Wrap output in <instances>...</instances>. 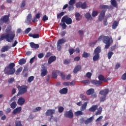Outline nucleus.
Wrapping results in <instances>:
<instances>
[{
	"label": "nucleus",
	"mask_w": 126,
	"mask_h": 126,
	"mask_svg": "<svg viewBox=\"0 0 126 126\" xmlns=\"http://www.w3.org/2000/svg\"><path fill=\"white\" fill-rule=\"evenodd\" d=\"M15 37V32H12L10 33L7 34H2L0 37V42L3 41L4 39H6L7 42L10 43L14 40V37Z\"/></svg>",
	"instance_id": "f257e3e1"
},
{
	"label": "nucleus",
	"mask_w": 126,
	"mask_h": 126,
	"mask_svg": "<svg viewBox=\"0 0 126 126\" xmlns=\"http://www.w3.org/2000/svg\"><path fill=\"white\" fill-rule=\"evenodd\" d=\"M15 64L13 63H10L9 65L5 67L4 70V72L6 75H12L15 73Z\"/></svg>",
	"instance_id": "f03ea898"
},
{
	"label": "nucleus",
	"mask_w": 126,
	"mask_h": 126,
	"mask_svg": "<svg viewBox=\"0 0 126 126\" xmlns=\"http://www.w3.org/2000/svg\"><path fill=\"white\" fill-rule=\"evenodd\" d=\"M102 51V49H101V47L97 46L94 51V57L93 58V60L94 62H96L99 60V58H100L99 53H101Z\"/></svg>",
	"instance_id": "7ed1b4c3"
},
{
	"label": "nucleus",
	"mask_w": 126,
	"mask_h": 126,
	"mask_svg": "<svg viewBox=\"0 0 126 126\" xmlns=\"http://www.w3.org/2000/svg\"><path fill=\"white\" fill-rule=\"evenodd\" d=\"M103 43L106 44L105 48L109 49V47H110L111 44L113 43V38L112 37H109L107 36H103Z\"/></svg>",
	"instance_id": "20e7f679"
},
{
	"label": "nucleus",
	"mask_w": 126,
	"mask_h": 126,
	"mask_svg": "<svg viewBox=\"0 0 126 126\" xmlns=\"http://www.w3.org/2000/svg\"><path fill=\"white\" fill-rule=\"evenodd\" d=\"M61 22L63 23L65 22L67 25H70L72 23V20L70 17H68V16L65 15L62 18Z\"/></svg>",
	"instance_id": "39448f33"
},
{
	"label": "nucleus",
	"mask_w": 126,
	"mask_h": 126,
	"mask_svg": "<svg viewBox=\"0 0 126 126\" xmlns=\"http://www.w3.org/2000/svg\"><path fill=\"white\" fill-rule=\"evenodd\" d=\"M19 92L17 94V96H19L20 95H22L24 93L27 92V86H22L18 87Z\"/></svg>",
	"instance_id": "423d86ee"
},
{
	"label": "nucleus",
	"mask_w": 126,
	"mask_h": 126,
	"mask_svg": "<svg viewBox=\"0 0 126 126\" xmlns=\"http://www.w3.org/2000/svg\"><path fill=\"white\" fill-rule=\"evenodd\" d=\"M66 42L65 38H62L59 39L57 43V48L58 51H61L62 50V44H63Z\"/></svg>",
	"instance_id": "0eeeda50"
},
{
	"label": "nucleus",
	"mask_w": 126,
	"mask_h": 126,
	"mask_svg": "<svg viewBox=\"0 0 126 126\" xmlns=\"http://www.w3.org/2000/svg\"><path fill=\"white\" fill-rule=\"evenodd\" d=\"M64 117H65V118H68V119H73L74 115L72 110L70 109L68 111H65L64 113Z\"/></svg>",
	"instance_id": "6e6552de"
},
{
	"label": "nucleus",
	"mask_w": 126,
	"mask_h": 126,
	"mask_svg": "<svg viewBox=\"0 0 126 126\" xmlns=\"http://www.w3.org/2000/svg\"><path fill=\"white\" fill-rule=\"evenodd\" d=\"M86 94L88 95H92L93 98H96L97 97V94L95 93V90L93 88L90 89L87 91Z\"/></svg>",
	"instance_id": "1a4fd4ad"
},
{
	"label": "nucleus",
	"mask_w": 126,
	"mask_h": 126,
	"mask_svg": "<svg viewBox=\"0 0 126 126\" xmlns=\"http://www.w3.org/2000/svg\"><path fill=\"white\" fill-rule=\"evenodd\" d=\"M9 17H10V14L8 15H4L0 19V23H7L9 21Z\"/></svg>",
	"instance_id": "9d476101"
},
{
	"label": "nucleus",
	"mask_w": 126,
	"mask_h": 126,
	"mask_svg": "<svg viewBox=\"0 0 126 126\" xmlns=\"http://www.w3.org/2000/svg\"><path fill=\"white\" fill-rule=\"evenodd\" d=\"M76 7L77 8H82V9H85L86 8V2L82 3L81 2H78L76 3Z\"/></svg>",
	"instance_id": "9b49d317"
},
{
	"label": "nucleus",
	"mask_w": 126,
	"mask_h": 126,
	"mask_svg": "<svg viewBox=\"0 0 126 126\" xmlns=\"http://www.w3.org/2000/svg\"><path fill=\"white\" fill-rule=\"evenodd\" d=\"M41 76L42 77H44V76H46L47 74L48 73V70H47V67H45L44 65L42 66V68L41 69Z\"/></svg>",
	"instance_id": "f8f14e48"
},
{
	"label": "nucleus",
	"mask_w": 126,
	"mask_h": 126,
	"mask_svg": "<svg viewBox=\"0 0 126 126\" xmlns=\"http://www.w3.org/2000/svg\"><path fill=\"white\" fill-rule=\"evenodd\" d=\"M56 113V110L55 109H48L45 112V115L47 117H50L52 115H54Z\"/></svg>",
	"instance_id": "ddd939ff"
},
{
	"label": "nucleus",
	"mask_w": 126,
	"mask_h": 126,
	"mask_svg": "<svg viewBox=\"0 0 126 126\" xmlns=\"http://www.w3.org/2000/svg\"><path fill=\"white\" fill-rule=\"evenodd\" d=\"M105 14H106V10H102L100 12V14H99V16L98 17V20L99 21H102V20L104 19V17H105Z\"/></svg>",
	"instance_id": "4468645a"
},
{
	"label": "nucleus",
	"mask_w": 126,
	"mask_h": 126,
	"mask_svg": "<svg viewBox=\"0 0 126 126\" xmlns=\"http://www.w3.org/2000/svg\"><path fill=\"white\" fill-rule=\"evenodd\" d=\"M32 21V15L31 14H29L27 16V19L25 22L28 24V25H30L31 21Z\"/></svg>",
	"instance_id": "2eb2a0df"
},
{
	"label": "nucleus",
	"mask_w": 126,
	"mask_h": 126,
	"mask_svg": "<svg viewBox=\"0 0 126 126\" xmlns=\"http://www.w3.org/2000/svg\"><path fill=\"white\" fill-rule=\"evenodd\" d=\"M99 81H103L104 82H107L108 80H110V79L105 78L103 75H99L98 77Z\"/></svg>",
	"instance_id": "dca6fc26"
},
{
	"label": "nucleus",
	"mask_w": 126,
	"mask_h": 126,
	"mask_svg": "<svg viewBox=\"0 0 126 126\" xmlns=\"http://www.w3.org/2000/svg\"><path fill=\"white\" fill-rule=\"evenodd\" d=\"M91 82L92 84H93L94 85H96V86H100L102 83L101 81L95 80H92Z\"/></svg>",
	"instance_id": "f3484780"
},
{
	"label": "nucleus",
	"mask_w": 126,
	"mask_h": 126,
	"mask_svg": "<svg viewBox=\"0 0 126 126\" xmlns=\"http://www.w3.org/2000/svg\"><path fill=\"white\" fill-rule=\"evenodd\" d=\"M56 60H57V57L56 56H51L50 57L48 61V64H51L52 63H54V62H56Z\"/></svg>",
	"instance_id": "a211bd4d"
},
{
	"label": "nucleus",
	"mask_w": 126,
	"mask_h": 126,
	"mask_svg": "<svg viewBox=\"0 0 126 126\" xmlns=\"http://www.w3.org/2000/svg\"><path fill=\"white\" fill-rule=\"evenodd\" d=\"M60 72H61V71H60V70H55V71H53L52 72V77L53 78H55V79L58 78V75L57 74H60Z\"/></svg>",
	"instance_id": "6ab92c4d"
},
{
	"label": "nucleus",
	"mask_w": 126,
	"mask_h": 126,
	"mask_svg": "<svg viewBox=\"0 0 126 126\" xmlns=\"http://www.w3.org/2000/svg\"><path fill=\"white\" fill-rule=\"evenodd\" d=\"M25 103V99L23 97H20L18 100V105H20V106H22Z\"/></svg>",
	"instance_id": "aec40b11"
},
{
	"label": "nucleus",
	"mask_w": 126,
	"mask_h": 126,
	"mask_svg": "<svg viewBox=\"0 0 126 126\" xmlns=\"http://www.w3.org/2000/svg\"><path fill=\"white\" fill-rule=\"evenodd\" d=\"M94 119V117L93 116L90 117V118H88L86 121H84V124L85 125H88L89 124L92 123Z\"/></svg>",
	"instance_id": "412c9836"
},
{
	"label": "nucleus",
	"mask_w": 126,
	"mask_h": 126,
	"mask_svg": "<svg viewBox=\"0 0 126 126\" xmlns=\"http://www.w3.org/2000/svg\"><path fill=\"white\" fill-rule=\"evenodd\" d=\"M108 93H109L108 89H105L99 92V94H100V95H103V96H107L106 95H107Z\"/></svg>",
	"instance_id": "4be33fe9"
},
{
	"label": "nucleus",
	"mask_w": 126,
	"mask_h": 126,
	"mask_svg": "<svg viewBox=\"0 0 126 126\" xmlns=\"http://www.w3.org/2000/svg\"><path fill=\"white\" fill-rule=\"evenodd\" d=\"M98 108V105H93L91 108L89 109V112H93L94 113L97 110Z\"/></svg>",
	"instance_id": "5701e85b"
},
{
	"label": "nucleus",
	"mask_w": 126,
	"mask_h": 126,
	"mask_svg": "<svg viewBox=\"0 0 126 126\" xmlns=\"http://www.w3.org/2000/svg\"><path fill=\"white\" fill-rule=\"evenodd\" d=\"M22 108L21 107H19L15 109L13 112V115H16V114L19 113L21 112Z\"/></svg>",
	"instance_id": "b1692460"
},
{
	"label": "nucleus",
	"mask_w": 126,
	"mask_h": 126,
	"mask_svg": "<svg viewBox=\"0 0 126 126\" xmlns=\"http://www.w3.org/2000/svg\"><path fill=\"white\" fill-rule=\"evenodd\" d=\"M30 46L32 49H38L39 48V44H35L34 42H31L30 43Z\"/></svg>",
	"instance_id": "393cba45"
},
{
	"label": "nucleus",
	"mask_w": 126,
	"mask_h": 126,
	"mask_svg": "<svg viewBox=\"0 0 126 126\" xmlns=\"http://www.w3.org/2000/svg\"><path fill=\"white\" fill-rule=\"evenodd\" d=\"M67 91H68V89H67V88H64L60 90L59 93L61 94H66V93H67Z\"/></svg>",
	"instance_id": "a878e982"
},
{
	"label": "nucleus",
	"mask_w": 126,
	"mask_h": 126,
	"mask_svg": "<svg viewBox=\"0 0 126 126\" xmlns=\"http://www.w3.org/2000/svg\"><path fill=\"white\" fill-rule=\"evenodd\" d=\"M81 69V66L78 65L75 67L74 70H73V73H77Z\"/></svg>",
	"instance_id": "bb28decb"
},
{
	"label": "nucleus",
	"mask_w": 126,
	"mask_h": 126,
	"mask_svg": "<svg viewBox=\"0 0 126 126\" xmlns=\"http://www.w3.org/2000/svg\"><path fill=\"white\" fill-rule=\"evenodd\" d=\"M9 49H10V47H9V46H3L0 49V51L1 52V53H4V52L7 51V50H9Z\"/></svg>",
	"instance_id": "cd10ccee"
},
{
	"label": "nucleus",
	"mask_w": 126,
	"mask_h": 126,
	"mask_svg": "<svg viewBox=\"0 0 126 126\" xmlns=\"http://www.w3.org/2000/svg\"><path fill=\"white\" fill-rule=\"evenodd\" d=\"M110 2L112 6H114V7H116V8H118V3L116 0H111Z\"/></svg>",
	"instance_id": "c85d7f7f"
},
{
	"label": "nucleus",
	"mask_w": 126,
	"mask_h": 126,
	"mask_svg": "<svg viewBox=\"0 0 126 126\" xmlns=\"http://www.w3.org/2000/svg\"><path fill=\"white\" fill-rule=\"evenodd\" d=\"M102 107H99L97 109V111L95 112V116H99V115H101L102 114Z\"/></svg>",
	"instance_id": "c756f323"
},
{
	"label": "nucleus",
	"mask_w": 126,
	"mask_h": 126,
	"mask_svg": "<svg viewBox=\"0 0 126 126\" xmlns=\"http://www.w3.org/2000/svg\"><path fill=\"white\" fill-rule=\"evenodd\" d=\"M99 8L101 9H110V6L107 5H99Z\"/></svg>",
	"instance_id": "7c9ffc66"
},
{
	"label": "nucleus",
	"mask_w": 126,
	"mask_h": 126,
	"mask_svg": "<svg viewBox=\"0 0 126 126\" xmlns=\"http://www.w3.org/2000/svg\"><path fill=\"white\" fill-rule=\"evenodd\" d=\"M19 64H20V65H22L23 64H25V63H26V60L25 59H20L19 61Z\"/></svg>",
	"instance_id": "2f4dec72"
},
{
	"label": "nucleus",
	"mask_w": 126,
	"mask_h": 126,
	"mask_svg": "<svg viewBox=\"0 0 126 126\" xmlns=\"http://www.w3.org/2000/svg\"><path fill=\"white\" fill-rule=\"evenodd\" d=\"M118 25H119V23H118V22H117L116 21H115L112 25L113 29H116Z\"/></svg>",
	"instance_id": "473e14b6"
},
{
	"label": "nucleus",
	"mask_w": 126,
	"mask_h": 126,
	"mask_svg": "<svg viewBox=\"0 0 126 126\" xmlns=\"http://www.w3.org/2000/svg\"><path fill=\"white\" fill-rule=\"evenodd\" d=\"M23 76L24 77H27L28 76V73L27 72V70L24 68L23 71Z\"/></svg>",
	"instance_id": "72a5a7b5"
},
{
	"label": "nucleus",
	"mask_w": 126,
	"mask_h": 126,
	"mask_svg": "<svg viewBox=\"0 0 126 126\" xmlns=\"http://www.w3.org/2000/svg\"><path fill=\"white\" fill-rule=\"evenodd\" d=\"M85 16L88 20H91V19H92V17H91V15H90V13H87L85 15Z\"/></svg>",
	"instance_id": "f704fd0d"
},
{
	"label": "nucleus",
	"mask_w": 126,
	"mask_h": 126,
	"mask_svg": "<svg viewBox=\"0 0 126 126\" xmlns=\"http://www.w3.org/2000/svg\"><path fill=\"white\" fill-rule=\"evenodd\" d=\"M75 116L78 117V116H82L83 115V112L81 111H78L74 113Z\"/></svg>",
	"instance_id": "c9c22d12"
},
{
	"label": "nucleus",
	"mask_w": 126,
	"mask_h": 126,
	"mask_svg": "<svg viewBox=\"0 0 126 126\" xmlns=\"http://www.w3.org/2000/svg\"><path fill=\"white\" fill-rule=\"evenodd\" d=\"M87 104H88V102H85L83 104V105H82L81 108H82V111H84L86 109V107H87Z\"/></svg>",
	"instance_id": "e433bc0d"
},
{
	"label": "nucleus",
	"mask_w": 126,
	"mask_h": 126,
	"mask_svg": "<svg viewBox=\"0 0 126 126\" xmlns=\"http://www.w3.org/2000/svg\"><path fill=\"white\" fill-rule=\"evenodd\" d=\"M113 55H114V52L112 51L108 52L107 54V57H108V60H111V58H112V56H113Z\"/></svg>",
	"instance_id": "4c0bfd02"
},
{
	"label": "nucleus",
	"mask_w": 126,
	"mask_h": 126,
	"mask_svg": "<svg viewBox=\"0 0 126 126\" xmlns=\"http://www.w3.org/2000/svg\"><path fill=\"white\" fill-rule=\"evenodd\" d=\"M17 106V104L15 101L12 102L10 104V107L12 109H15V107Z\"/></svg>",
	"instance_id": "58836bf2"
},
{
	"label": "nucleus",
	"mask_w": 126,
	"mask_h": 126,
	"mask_svg": "<svg viewBox=\"0 0 126 126\" xmlns=\"http://www.w3.org/2000/svg\"><path fill=\"white\" fill-rule=\"evenodd\" d=\"M63 15H64V12H61L60 13L57 15V19H61V18H62V17L63 16Z\"/></svg>",
	"instance_id": "ea45409f"
},
{
	"label": "nucleus",
	"mask_w": 126,
	"mask_h": 126,
	"mask_svg": "<svg viewBox=\"0 0 126 126\" xmlns=\"http://www.w3.org/2000/svg\"><path fill=\"white\" fill-rule=\"evenodd\" d=\"M22 71V67H19L16 71H15V74L16 75H19V74H20V72Z\"/></svg>",
	"instance_id": "a19ab883"
},
{
	"label": "nucleus",
	"mask_w": 126,
	"mask_h": 126,
	"mask_svg": "<svg viewBox=\"0 0 126 126\" xmlns=\"http://www.w3.org/2000/svg\"><path fill=\"white\" fill-rule=\"evenodd\" d=\"M34 76H31L29 77L28 79V82H29V83H31V82H32V81L34 80Z\"/></svg>",
	"instance_id": "79ce46f5"
},
{
	"label": "nucleus",
	"mask_w": 126,
	"mask_h": 126,
	"mask_svg": "<svg viewBox=\"0 0 126 126\" xmlns=\"http://www.w3.org/2000/svg\"><path fill=\"white\" fill-rule=\"evenodd\" d=\"M83 58H88V57H90V54H88L86 52H84L83 54H82Z\"/></svg>",
	"instance_id": "37998d69"
},
{
	"label": "nucleus",
	"mask_w": 126,
	"mask_h": 126,
	"mask_svg": "<svg viewBox=\"0 0 126 126\" xmlns=\"http://www.w3.org/2000/svg\"><path fill=\"white\" fill-rule=\"evenodd\" d=\"M15 126H23L22 124H21V122L20 121H16L15 122Z\"/></svg>",
	"instance_id": "c03bdc74"
},
{
	"label": "nucleus",
	"mask_w": 126,
	"mask_h": 126,
	"mask_svg": "<svg viewBox=\"0 0 126 126\" xmlns=\"http://www.w3.org/2000/svg\"><path fill=\"white\" fill-rule=\"evenodd\" d=\"M64 110V108L63 106H60L58 108V112L59 113H63Z\"/></svg>",
	"instance_id": "a18cd8bd"
},
{
	"label": "nucleus",
	"mask_w": 126,
	"mask_h": 126,
	"mask_svg": "<svg viewBox=\"0 0 126 126\" xmlns=\"http://www.w3.org/2000/svg\"><path fill=\"white\" fill-rule=\"evenodd\" d=\"M59 74H60V76L61 77L62 79H63V80H64V79H65V75H64V74H63V72H60Z\"/></svg>",
	"instance_id": "49530a36"
},
{
	"label": "nucleus",
	"mask_w": 126,
	"mask_h": 126,
	"mask_svg": "<svg viewBox=\"0 0 126 126\" xmlns=\"http://www.w3.org/2000/svg\"><path fill=\"white\" fill-rule=\"evenodd\" d=\"M74 9V6L73 5H69V6L68 7V10L70 11Z\"/></svg>",
	"instance_id": "de8ad7c7"
},
{
	"label": "nucleus",
	"mask_w": 126,
	"mask_h": 126,
	"mask_svg": "<svg viewBox=\"0 0 126 126\" xmlns=\"http://www.w3.org/2000/svg\"><path fill=\"white\" fill-rule=\"evenodd\" d=\"M106 98H107V96L103 95V96L100 97L99 99L100 102H104V101H106Z\"/></svg>",
	"instance_id": "09e8293b"
},
{
	"label": "nucleus",
	"mask_w": 126,
	"mask_h": 126,
	"mask_svg": "<svg viewBox=\"0 0 126 126\" xmlns=\"http://www.w3.org/2000/svg\"><path fill=\"white\" fill-rule=\"evenodd\" d=\"M70 60L66 59L63 61V63L64 64H68V63H70Z\"/></svg>",
	"instance_id": "8fccbe9b"
},
{
	"label": "nucleus",
	"mask_w": 126,
	"mask_h": 126,
	"mask_svg": "<svg viewBox=\"0 0 126 126\" xmlns=\"http://www.w3.org/2000/svg\"><path fill=\"white\" fill-rule=\"evenodd\" d=\"M97 15H98V11H94L92 13V16L95 17V16H97Z\"/></svg>",
	"instance_id": "3c124183"
},
{
	"label": "nucleus",
	"mask_w": 126,
	"mask_h": 126,
	"mask_svg": "<svg viewBox=\"0 0 126 126\" xmlns=\"http://www.w3.org/2000/svg\"><path fill=\"white\" fill-rule=\"evenodd\" d=\"M75 3V0H70L69 1V5H73Z\"/></svg>",
	"instance_id": "603ef678"
},
{
	"label": "nucleus",
	"mask_w": 126,
	"mask_h": 126,
	"mask_svg": "<svg viewBox=\"0 0 126 126\" xmlns=\"http://www.w3.org/2000/svg\"><path fill=\"white\" fill-rule=\"evenodd\" d=\"M80 98L83 100H86V96L84 95L83 94H81L80 95Z\"/></svg>",
	"instance_id": "864d4df0"
},
{
	"label": "nucleus",
	"mask_w": 126,
	"mask_h": 126,
	"mask_svg": "<svg viewBox=\"0 0 126 126\" xmlns=\"http://www.w3.org/2000/svg\"><path fill=\"white\" fill-rule=\"evenodd\" d=\"M103 119V116H99L96 120V123H98V122H101L102 119Z\"/></svg>",
	"instance_id": "5fc2aeb1"
},
{
	"label": "nucleus",
	"mask_w": 126,
	"mask_h": 126,
	"mask_svg": "<svg viewBox=\"0 0 126 126\" xmlns=\"http://www.w3.org/2000/svg\"><path fill=\"white\" fill-rule=\"evenodd\" d=\"M68 52H69L70 56H71V55H72L73 54V53H74L75 52V51L73 49H70L68 50Z\"/></svg>",
	"instance_id": "6e6d98bb"
},
{
	"label": "nucleus",
	"mask_w": 126,
	"mask_h": 126,
	"mask_svg": "<svg viewBox=\"0 0 126 126\" xmlns=\"http://www.w3.org/2000/svg\"><path fill=\"white\" fill-rule=\"evenodd\" d=\"M86 76L88 78H91V76H92V73L91 72H87L86 73Z\"/></svg>",
	"instance_id": "4d7b16f0"
},
{
	"label": "nucleus",
	"mask_w": 126,
	"mask_h": 126,
	"mask_svg": "<svg viewBox=\"0 0 126 126\" xmlns=\"http://www.w3.org/2000/svg\"><path fill=\"white\" fill-rule=\"evenodd\" d=\"M26 5V1L25 0H23L21 4V7H24V6H25Z\"/></svg>",
	"instance_id": "13d9d810"
},
{
	"label": "nucleus",
	"mask_w": 126,
	"mask_h": 126,
	"mask_svg": "<svg viewBox=\"0 0 126 126\" xmlns=\"http://www.w3.org/2000/svg\"><path fill=\"white\" fill-rule=\"evenodd\" d=\"M60 25H61V26H62V28L63 30L65 29L67 27L66 25L64 23H63V24L61 23Z\"/></svg>",
	"instance_id": "bf43d9fd"
},
{
	"label": "nucleus",
	"mask_w": 126,
	"mask_h": 126,
	"mask_svg": "<svg viewBox=\"0 0 126 126\" xmlns=\"http://www.w3.org/2000/svg\"><path fill=\"white\" fill-rule=\"evenodd\" d=\"M31 31V28H28L25 31V34H28Z\"/></svg>",
	"instance_id": "052dcab7"
},
{
	"label": "nucleus",
	"mask_w": 126,
	"mask_h": 126,
	"mask_svg": "<svg viewBox=\"0 0 126 126\" xmlns=\"http://www.w3.org/2000/svg\"><path fill=\"white\" fill-rule=\"evenodd\" d=\"M63 85H64V86H69V85H70V82H64L63 83Z\"/></svg>",
	"instance_id": "680f3d73"
},
{
	"label": "nucleus",
	"mask_w": 126,
	"mask_h": 126,
	"mask_svg": "<svg viewBox=\"0 0 126 126\" xmlns=\"http://www.w3.org/2000/svg\"><path fill=\"white\" fill-rule=\"evenodd\" d=\"M82 83H85V84H90V81L89 80H86L82 81Z\"/></svg>",
	"instance_id": "e2e57ef3"
},
{
	"label": "nucleus",
	"mask_w": 126,
	"mask_h": 126,
	"mask_svg": "<svg viewBox=\"0 0 126 126\" xmlns=\"http://www.w3.org/2000/svg\"><path fill=\"white\" fill-rule=\"evenodd\" d=\"M14 81V78H11L8 80V83H12Z\"/></svg>",
	"instance_id": "0e129e2a"
},
{
	"label": "nucleus",
	"mask_w": 126,
	"mask_h": 126,
	"mask_svg": "<svg viewBox=\"0 0 126 126\" xmlns=\"http://www.w3.org/2000/svg\"><path fill=\"white\" fill-rule=\"evenodd\" d=\"M121 78L122 80H126V73H125L124 74H123Z\"/></svg>",
	"instance_id": "69168bd1"
},
{
	"label": "nucleus",
	"mask_w": 126,
	"mask_h": 126,
	"mask_svg": "<svg viewBox=\"0 0 126 126\" xmlns=\"http://www.w3.org/2000/svg\"><path fill=\"white\" fill-rule=\"evenodd\" d=\"M49 19L48 18V17L47 16V15H44L43 16V18H42V20L43 21H47V20H48Z\"/></svg>",
	"instance_id": "338daca9"
},
{
	"label": "nucleus",
	"mask_w": 126,
	"mask_h": 126,
	"mask_svg": "<svg viewBox=\"0 0 126 126\" xmlns=\"http://www.w3.org/2000/svg\"><path fill=\"white\" fill-rule=\"evenodd\" d=\"M41 110V107H37L35 109L33 110V112H38V111H40Z\"/></svg>",
	"instance_id": "774afa93"
}]
</instances>
